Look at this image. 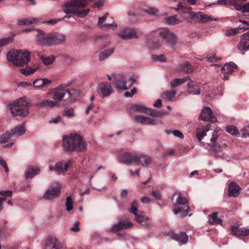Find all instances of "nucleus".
<instances>
[{"instance_id":"obj_1","label":"nucleus","mask_w":249,"mask_h":249,"mask_svg":"<svg viewBox=\"0 0 249 249\" xmlns=\"http://www.w3.org/2000/svg\"><path fill=\"white\" fill-rule=\"evenodd\" d=\"M161 37L165 42L171 47L177 44L178 38L176 35L168 28H160L151 32L150 38L147 41V45L151 49H158L161 44V41L158 39Z\"/></svg>"},{"instance_id":"obj_2","label":"nucleus","mask_w":249,"mask_h":249,"mask_svg":"<svg viewBox=\"0 0 249 249\" xmlns=\"http://www.w3.org/2000/svg\"><path fill=\"white\" fill-rule=\"evenodd\" d=\"M64 150L68 153L84 152L87 150V142L80 135L71 133L62 137Z\"/></svg>"},{"instance_id":"obj_3","label":"nucleus","mask_w":249,"mask_h":249,"mask_svg":"<svg viewBox=\"0 0 249 249\" xmlns=\"http://www.w3.org/2000/svg\"><path fill=\"white\" fill-rule=\"evenodd\" d=\"M36 42L38 44L45 46H52L64 43L66 42V36L58 33H54L45 36H42L45 33L41 30H37Z\"/></svg>"},{"instance_id":"obj_4","label":"nucleus","mask_w":249,"mask_h":249,"mask_svg":"<svg viewBox=\"0 0 249 249\" xmlns=\"http://www.w3.org/2000/svg\"><path fill=\"white\" fill-rule=\"evenodd\" d=\"M71 84V82L61 84L48 91V95L58 106L60 102L65 101L71 97V93L68 88L70 87Z\"/></svg>"},{"instance_id":"obj_5","label":"nucleus","mask_w":249,"mask_h":249,"mask_svg":"<svg viewBox=\"0 0 249 249\" xmlns=\"http://www.w3.org/2000/svg\"><path fill=\"white\" fill-rule=\"evenodd\" d=\"M6 57L14 65L22 67L30 61V53L26 50H17L8 52Z\"/></svg>"},{"instance_id":"obj_6","label":"nucleus","mask_w":249,"mask_h":249,"mask_svg":"<svg viewBox=\"0 0 249 249\" xmlns=\"http://www.w3.org/2000/svg\"><path fill=\"white\" fill-rule=\"evenodd\" d=\"M8 107L12 114L15 116L25 117L29 113L28 103L22 98L9 104Z\"/></svg>"},{"instance_id":"obj_7","label":"nucleus","mask_w":249,"mask_h":249,"mask_svg":"<svg viewBox=\"0 0 249 249\" xmlns=\"http://www.w3.org/2000/svg\"><path fill=\"white\" fill-rule=\"evenodd\" d=\"M177 196L176 202H173L174 209L173 212L175 214H179L180 217H185L187 215V209L185 204L187 203V199L182 197L180 193L175 194L172 197L173 201L174 198Z\"/></svg>"},{"instance_id":"obj_8","label":"nucleus","mask_w":249,"mask_h":249,"mask_svg":"<svg viewBox=\"0 0 249 249\" xmlns=\"http://www.w3.org/2000/svg\"><path fill=\"white\" fill-rule=\"evenodd\" d=\"M192 19H196L200 20L202 22L205 23L208 21H218L219 19L217 18H212L208 15L205 14L203 12H198L196 14L191 11V8L188 6V20L189 18Z\"/></svg>"},{"instance_id":"obj_9","label":"nucleus","mask_w":249,"mask_h":249,"mask_svg":"<svg viewBox=\"0 0 249 249\" xmlns=\"http://www.w3.org/2000/svg\"><path fill=\"white\" fill-rule=\"evenodd\" d=\"M97 91L99 95L104 98L108 97L112 93L113 89L110 84L102 82L98 84Z\"/></svg>"},{"instance_id":"obj_10","label":"nucleus","mask_w":249,"mask_h":249,"mask_svg":"<svg viewBox=\"0 0 249 249\" xmlns=\"http://www.w3.org/2000/svg\"><path fill=\"white\" fill-rule=\"evenodd\" d=\"M199 118L203 121L212 122L213 123L217 121V119L213 113L212 109L210 107H203Z\"/></svg>"},{"instance_id":"obj_11","label":"nucleus","mask_w":249,"mask_h":249,"mask_svg":"<svg viewBox=\"0 0 249 249\" xmlns=\"http://www.w3.org/2000/svg\"><path fill=\"white\" fill-rule=\"evenodd\" d=\"M134 119L137 122L142 124L156 125L162 123L160 120L151 118L143 115H136L134 117Z\"/></svg>"},{"instance_id":"obj_12","label":"nucleus","mask_w":249,"mask_h":249,"mask_svg":"<svg viewBox=\"0 0 249 249\" xmlns=\"http://www.w3.org/2000/svg\"><path fill=\"white\" fill-rule=\"evenodd\" d=\"M118 36L124 40H128L138 37L137 31L133 28H125L123 29Z\"/></svg>"},{"instance_id":"obj_13","label":"nucleus","mask_w":249,"mask_h":249,"mask_svg":"<svg viewBox=\"0 0 249 249\" xmlns=\"http://www.w3.org/2000/svg\"><path fill=\"white\" fill-rule=\"evenodd\" d=\"M61 192V185L56 183L55 186H52L48 189L44 195V198L47 200H51L58 196Z\"/></svg>"},{"instance_id":"obj_14","label":"nucleus","mask_w":249,"mask_h":249,"mask_svg":"<svg viewBox=\"0 0 249 249\" xmlns=\"http://www.w3.org/2000/svg\"><path fill=\"white\" fill-rule=\"evenodd\" d=\"M186 0H169L170 8L176 11L181 12L183 15L187 13Z\"/></svg>"},{"instance_id":"obj_15","label":"nucleus","mask_w":249,"mask_h":249,"mask_svg":"<svg viewBox=\"0 0 249 249\" xmlns=\"http://www.w3.org/2000/svg\"><path fill=\"white\" fill-rule=\"evenodd\" d=\"M71 164V161L65 163L64 164L63 162L59 161L56 163L54 166L50 165L49 169L51 172L55 171L58 174H62L65 173L68 171Z\"/></svg>"},{"instance_id":"obj_16","label":"nucleus","mask_w":249,"mask_h":249,"mask_svg":"<svg viewBox=\"0 0 249 249\" xmlns=\"http://www.w3.org/2000/svg\"><path fill=\"white\" fill-rule=\"evenodd\" d=\"M121 161L127 165L132 163L137 164L138 154L127 152L124 153L120 158Z\"/></svg>"},{"instance_id":"obj_17","label":"nucleus","mask_w":249,"mask_h":249,"mask_svg":"<svg viewBox=\"0 0 249 249\" xmlns=\"http://www.w3.org/2000/svg\"><path fill=\"white\" fill-rule=\"evenodd\" d=\"M237 69V65L233 62L226 63L224 67L221 69V72L223 73V79L227 80L229 75Z\"/></svg>"},{"instance_id":"obj_18","label":"nucleus","mask_w":249,"mask_h":249,"mask_svg":"<svg viewBox=\"0 0 249 249\" xmlns=\"http://www.w3.org/2000/svg\"><path fill=\"white\" fill-rule=\"evenodd\" d=\"M14 140L13 136L9 132L4 133L0 136V143L5 148L11 147L14 144Z\"/></svg>"},{"instance_id":"obj_19","label":"nucleus","mask_w":249,"mask_h":249,"mask_svg":"<svg viewBox=\"0 0 249 249\" xmlns=\"http://www.w3.org/2000/svg\"><path fill=\"white\" fill-rule=\"evenodd\" d=\"M107 19L108 20L109 19H112V17L109 16L108 14H106L102 17H100L98 19V22L97 23L98 26L100 28L103 29H108L111 27L115 28L117 27V24L114 23V21H112V23H105Z\"/></svg>"},{"instance_id":"obj_20","label":"nucleus","mask_w":249,"mask_h":249,"mask_svg":"<svg viewBox=\"0 0 249 249\" xmlns=\"http://www.w3.org/2000/svg\"><path fill=\"white\" fill-rule=\"evenodd\" d=\"M231 233L238 237L247 236L249 235V229L233 226L231 228Z\"/></svg>"},{"instance_id":"obj_21","label":"nucleus","mask_w":249,"mask_h":249,"mask_svg":"<svg viewBox=\"0 0 249 249\" xmlns=\"http://www.w3.org/2000/svg\"><path fill=\"white\" fill-rule=\"evenodd\" d=\"M240 190L241 188L238 184L234 181H232L228 185L227 195L229 197H237L240 194Z\"/></svg>"},{"instance_id":"obj_22","label":"nucleus","mask_w":249,"mask_h":249,"mask_svg":"<svg viewBox=\"0 0 249 249\" xmlns=\"http://www.w3.org/2000/svg\"><path fill=\"white\" fill-rule=\"evenodd\" d=\"M133 225L132 222L119 219L118 222L112 226L110 230L116 232L122 229H126L131 228Z\"/></svg>"},{"instance_id":"obj_23","label":"nucleus","mask_w":249,"mask_h":249,"mask_svg":"<svg viewBox=\"0 0 249 249\" xmlns=\"http://www.w3.org/2000/svg\"><path fill=\"white\" fill-rule=\"evenodd\" d=\"M185 19V17L179 15H174L164 18L163 22L169 25H175L182 22Z\"/></svg>"},{"instance_id":"obj_24","label":"nucleus","mask_w":249,"mask_h":249,"mask_svg":"<svg viewBox=\"0 0 249 249\" xmlns=\"http://www.w3.org/2000/svg\"><path fill=\"white\" fill-rule=\"evenodd\" d=\"M237 48L240 51H247L249 49V31L242 35Z\"/></svg>"},{"instance_id":"obj_25","label":"nucleus","mask_w":249,"mask_h":249,"mask_svg":"<svg viewBox=\"0 0 249 249\" xmlns=\"http://www.w3.org/2000/svg\"><path fill=\"white\" fill-rule=\"evenodd\" d=\"M200 93L199 85L197 83L190 80L188 76V94L199 95Z\"/></svg>"},{"instance_id":"obj_26","label":"nucleus","mask_w":249,"mask_h":249,"mask_svg":"<svg viewBox=\"0 0 249 249\" xmlns=\"http://www.w3.org/2000/svg\"><path fill=\"white\" fill-rule=\"evenodd\" d=\"M152 158L146 155L138 154L137 165H142L143 167H148L152 164Z\"/></svg>"},{"instance_id":"obj_27","label":"nucleus","mask_w":249,"mask_h":249,"mask_svg":"<svg viewBox=\"0 0 249 249\" xmlns=\"http://www.w3.org/2000/svg\"><path fill=\"white\" fill-rule=\"evenodd\" d=\"M114 85L118 90H125L129 89V87L126 84V78L124 76H121L117 78Z\"/></svg>"},{"instance_id":"obj_28","label":"nucleus","mask_w":249,"mask_h":249,"mask_svg":"<svg viewBox=\"0 0 249 249\" xmlns=\"http://www.w3.org/2000/svg\"><path fill=\"white\" fill-rule=\"evenodd\" d=\"M40 171V168L36 166H28L25 173V179H31L34 176L38 175Z\"/></svg>"},{"instance_id":"obj_29","label":"nucleus","mask_w":249,"mask_h":249,"mask_svg":"<svg viewBox=\"0 0 249 249\" xmlns=\"http://www.w3.org/2000/svg\"><path fill=\"white\" fill-rule=\"evenodd\" d=\"M26 131L25 124L22 123L16 126L14 129L11 130V135L15 139L16 136H19L25 133Z\"/></svg>"},{"instance_id":"obj_30","label":"nucleus","mask_w":249,"mask_h":249,"mask_svg":"<svg viewBox=\"0 0 249 249\" xmlns=\"http://www.w3.org/2000/svg\"><path fill=\"white\" fill-rule=\"evenodd\" d=\"M171 239L177 241L180 245H183L187 242V235L185 232L182 231L179 234L172 232L171 234Z\"/></svg>"},{"instance_id":"obj_31","label":"nucleus","mask_w":249,"mask_h":249,"mask_svg":"<svg viewBox=\"0 0 249 249\" xmlns=\"http://www.w3.org/2000/svg\"><path fill=\"white\" fill-rule=\"evenodd\" d=\"M60 243L55 238L48 239L45 246V249H60Z\"/></svg>"},{"instance_id":"obj_32","label":"nucleus","mask_w":249,"mask_h":249,"mask_svg":"<svg viewBox=\"0 0 249 249\" xmlns=\"http://www.w3.org/2000/svg\"><path fill=\"white\" fill-rule=\"evenodd\" d=\"M211 126V124H208L196 129V136L199 141H201L206 136V133L210 130Z\"/></svg>"},{"instance_id":"obj_33","label":"nucleus","mask_w":249,"mask_h":249,"mask_svg":"<svg viewBox=\"0 0 249 249\" xmlns=\"http://www.w3.org/2000/svg\"><path fill=\"white\" fill-rule=\"evenodd\" d=\"M222 147L219 145H213L211 147V150L216 158H223L224 154L222 151Z\"/></svg>"},{"instance_id":"obj_34","label":"nucleus","mask_w":249,"mask_h":249,"mask_svg":"<svg viewBox=\"0 0 249 249\" xmlns=\"http://www.w3.org/2000/svg\"><path fill=\"white\" fill-rule=\"evenodd\" d=\"M51 83V81L47 78L36 79L33 82V85L36 88H41Z\"/></svg>"},{"instance_id":"obj_35","label":"nucleus","mask_w":249,"mask_h":249,"mask_svg":"<svg viewBox=\"0 0 249 249\" xmlns=\"http://www.w3.org/2000/svg\"><path fill=\"white\" fill-rule=\"evenodd\" d=\"M36 106L43 108L53 107L57 106L53 100H43L36 105Z\"/></svg>"},{"instance_id":"obj_36","label":"nucleus","mask_w":249,"mask_h":249,"mask_svg":"<svg viewBox=\"0 0 249 249\" xmlns=\"http://www.w3.org/2000/svg\"><path fill=\"white\" fill-rule=\"evenodd\" d=\"M135 219L141 225H146L148 224L149 218L142 212H140V213L136 215Z\"/></svg>"},{"instance_id":"obj_37","label":"nucleus","mask_w":249,"mask_h":249,"mask_svg":"<svg viewBox=\"0 0 249 249\" xmlns=\"http://www.w3.org/2000/svg\"><path fill=\"white\" fill-rule=\"evenodd\" d=\"M39 20V19L37 18L19 19L18 20V23L19 25L36 24L38 22Z\"/></svg>"},{"instance_id":"obj_38","label":"nucleus","mask_w":249,"mask_h":249,"mask_svg":"<svg viewBox=\"0 0 249 249\" xmlns=\"http://www.w3.org/2000/svg\"><path fill=\"white\" fill-rule=\"evenodd\" d=\"M40 58L42 60L43 64L45 66H49L52 65L54 62L55 59V56L53 55L49 56L41 55Z\"/></svg>"},{"instance_id":"obj_39","label":"nucleus","mask_w":249,"mask_h":249,"mask_svg":"<svg viewBox=\"0 0 249 249\" xmlns=\"http://www.w3.org/2000/svg\"><path fill=\"white\" fill-rule=\"evenodd\" d=\"M114 51V48H111L108 50L102 51L99 53V61H103L110 56Z\"/></svg>"},{"instance_id":"obj_40","label":"nucleus","mask_w":249,"mask_h":249,"mask_svg":"<svg viewBox=\"0 0 249 249\" xmlns=\"http://www.w3.org/2000/svg\"><path fill=\"white\" fill-rule=\"evenodd\" d=\"M154 117H161L167 114L166 111H159L156 109L148 108L147 114Z\"/></svg>"},{"instance_id":"obj_41","label":"nucleus","mask_w":249,"mask_h":249,"mask_svg":"<svg viewBox=\"0 0 249 249\" xmlns=\"http://www.w3.org/2000/svg\"><path fill=\"white\" fill-rule=\"evenodd\" d=\"M186 81V77H183L182 78H175L170 82L171 88L172 89H175V88L181 85Z\"/></svg>"},{"instance_id":"obj_42","label":"nucleus","mask_w":249,"mask_h":249,"mask_svg":"<svg viewBox=\"0 0 249 249\" xmlns=\"http://www.w3.org/2000/svg\"><path fill=\"white\" fill-rule=\"evenodd\" d=\"M225 130L227 132L231 135L235 136H240V134L237 128L234 125H228L226 127Z\"/></svg>"},{"instance_id":"obj_43","label":"nucleus","mask_w":249,"mask_h":249,"mask_svg":"<svg viewBox=\"0 0 249 249\" xmlns=\"http://www.w3.org/2000/svg\"><path fill=\"white\" fill-rule=\"evenodd\" d=\"M96 43L97 44H101V46L100 48L101 49H103L106 47L109 46L110 42L107 40V38H104L101 36L98 37L96 38Z\"/></svg>"},{"instance_id":"obj_44","label":"nucleus","mask_w":249,"mask_h":249,"mask_svg":"<svg viewBox=\"0 0 249 249\" xmlns=\"http://www.w3.org/2000/svg\"><path fill=\"white\" fill-rule=\"evenodd\" d=\"M218 213H213L209 215V222L210 224H222V220L217 217Z\"/></svg>"},{"instance_id":"obj_45","label":"nucleus","mask_w":249,"mask_h":249,"mask_svg":"<svg viewBox=\"0 0 249 249\" xmlns=\"http://www.w3.org/2000/svg\"><path fill=\"white\" fill-rule=\"evenodd\" d=\"M176 94V91L175 90L167 91L163 93L162 98L164 100L171 101L175 97Z\"/></svg>"},{"instance_id":"obj_46","label":"nucleus","mask_w":249,"mask_h":249,"mask_svg":"<svg viewBox=\"0 0 249 249\" xmlns=\"http://www.w3.org/2000/svg\"><path fill=\"white\" fill-rule=\"evenodd\" d=\"M37 68H31L28 67L24 69H20V72L26 76L30 75L32 74H33L37 70Z\"/></svg>"},{"instance_id":"obj_47","label":"nucleus","mask_w":249,"mask_h":249,"mask_svg":"<svg viewBox=\"0 0 249 249\" xmlns=\"http://www.w3.org/2000/svg\"><path fill=\"white\" fill-rule=\"evenodd\" d=\"M132 108L134 111L144 113L146 114H147L148 109V107H145L141 105H134Z\"/></svg>"},{"instance_id":"obj_48","label":"nucleus","mask_w":249,"mask_h":249,"mask_svg":"<svg viewBox=\"0 0 249 249\" xmlns=\"http://www.w3.org/2000/svg\"><path fill=\"white\" fill-rule=\"evenodd\" d=\"M73 201L72 200L71 197V196H69L67 197L66 200V210L67 211H70L73 209Z\"/></svg>"},{"instance_id":"obj_49","label":"nucleus","mask_w":249,"mask_h":249,"mask_svg":"<svg viewBox=\"0 0 249 249\" xmlns=\"http://www.w3.org/2000/svg\"><path fill=\"white\" fill-rule=\"evenodd\" d=\"M13 41L12 37H7L0 39V48L8 45Z\"/></svg>"},{"instance_id":"obj_50","label":"nucleus","mask_w":249,"mask_h":249,"mask_svg":"<svg viewBox=\"0 0 249 249\" xmlns=\"http://www.w3.org/2000/svg\"><path fill=\"white\" fill-rule=\"evenodd\" d=\"M129 212L133 213L135 216L140 213V212H138L137 202L136 201H134L132 203Z\"/></svg>"},{"instance_id":"obj_51","label":"nucleus","mask_w":249,"mask_h":249,"mask_svg":"<svg viewBox=\"0 0 249 249\" xmlns=\"http://www.w3.org/2000/svg\"><path fill=\"white\" fill-rule=\"evenodd\" d=\"M152 58L155 61L164 62L166 61L165 56L163 54L152 55Z\"/></svg>"},{"instance_id":"obj_52","label":"nucleus","mask_w":249,"mask_h":249,"mask_svg":"<svg viewBox=\"0 0 249 249\" xmlns=\"http://www.w3.org/2000/svg\"><path fill=\"white\" fill-rule=\"evenodd\" d=\"M63 115L68 117H72L74 116V109L72 108L65 109L63 111Z\"/></svg>"},{"instance_id":"obj_53","label":"nucleus","mask_w":249,"mask_h":249,"mask_svg":"<svg viewBox=\"0 0 249 249\" xmlns=\"http://www.w3.org/2000/svg\"><path fill=\"white\" fill-rule=\"evenodd\" d=\"M219 137L218 131L217 130H214L212 134V138L210 139V141L212 143H214L217 140V139Z\"/></svg>"},{"instance_id":"obj_54","label":"nucleus","mask_w":249,"mask_h":249,"mask_svg":"<svg viewBox=\"0 0 249 249\" xmlns=\"http://www.w3.org/2000/svg\"><path fill=\"white\" fill-rule=\"evenodd\" d=\"M238 32V29H230L226 31V35L228 36H231L236 35Z\"/></svg>"},{"instance_id":"obj_55","label":"nucleus","mask_w":249,"mask_h":249,"mask_svg":"<svg viewBox=\"0 0 249 249\" xmlns=\"http://www.w3.org/2000/svg\"><path fill=\"white\" fill-rule=\"evenodd\" d=\"M241 136L243 138H246L249 136V126L245 127L241 130Z\"/></svg>"},{"instance_id":"obj_56","label":"nucleus","mask_w":249,"mask_h":249,"mask_svg":"<svg viewBox=\"0 0 249 249\" xmlns=\"http://www.w3.org/2000/svg\"><path fill=\"white\" fill-rule=\"evenodd\" d=\"M145 12L151 15H156L158 14L159 11L157 8L152 7L145 10Z\"/></svg>"},{"instance_id":"obj_57","label":"nucleus","mask_w":249,"mask_h":249,"mask_svg":"<svg viewBox=\"0 0 249 249\" xmlns=\"http://www.w3.org/2000/svg\"><path fill=\"white\" fill-rule=\"evenodd\" d=\"M234 8L237 11H240L243 14L244 12V4H241L238 3L233 4Z\"/></svg>"},{"instance_id":"obj_58","label":"nucleus","mask_w":249,"mask_h":249,"mask_svg":"<svg viewBox=\"0 0 249 249\" xmlns=\"http://www.w3.org/2000/svg\"><path fill=\"white\" fill-rule=\"evenodd\" d=\"M79 222L78 221H76L73 225L70 228V230L74 232H77L80 231V229L79 227Z\"/></svg>"},{"instance_id":"obj_59","label":"nucleus","mask_w":249,"mask_h":249,"mask_svg":"<svg viewBox=\"0 0 249 249\" xmlns=\"http://www.w3.org/2000/svg\"><path fill=\"white\" fill-rule=\"evenodd\" d=\"M152 195L154 197L156 200H160L162 198V196L160 192L153 191L151 193Z\"/></svg>"},{"instance_id":"obj_60","label":"nucleus","mask_w":249,"mask_h":249,"mask_svg":"<svg viewBox=\"0 0 249 249\" xmlns=\"http://www.w3.org/2000/svg\"><path fill=\"white\" fill-rule=\"evenodd\" d=\"M104 4V0H98L92 4V7L93 8H100Z\"/></svg>"},{"instance_id":"obj_61","label":"nucleus","mask_w":249,"mask_h":249,"mask_svg":"<svg viewBox=\"0 0 249 249\" xmlns=\"http://www.w3.org/2000/svg\"><path fill=\"white\" fill-rule=\"evenodd\" d=\"M62 118L60 116H57L55 118H52L50 121H49V123L50 124H53V123H54V124H57L59 122H61L62 121Z\"/></svg>"},{"instance_id":"obj_62","label":"nucleus","mask_w":249,"mask_h":249,"mask_svg":"<svg viewBox=\"0 0 249 249\" xmlns=\"http://www.w3.org/2000/svg\"><path fill=\"white\" fill-rule=\"evenodd\" d=\"M173 134L177 137H178L180 139H183L184 138V135L179 130H173Z\"/></svg>"},{"instance_id":"obj_63","label":"nucleus","mask_w":249,"mask_h":249,"mask_svg":"<svg viewBox=\"0 0 249 249\" xmlns=\"http://www.w3.org/2000/svg\"><path fill=\"white\" fill-rule=\"evenodd\" d=\"M95 107V106L93 103H90L88 105L87 107L85 113L87 115H89V114L90 111L92 110Z\"/></svg>"},{"instance_id":"obj_64","label":"nucleus","mask_w":249,"mask_h":249,"mask_svg":"<svg viewBox=\"0 0 249 249\" xmlns=\"http://www.w3.org/2000/svg\"><path fill=\"white\" fill-rule=\"evenodd\" d=\"M244 16H249V2L244 4Z\"/></svg>"}]
</instances>
